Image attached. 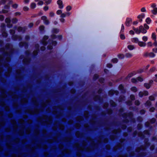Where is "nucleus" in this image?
<instances>
[{
    "instance_id": "obj_43",
    "label": "nucleus",
    "mask_w": 157,
    "mask_h": 157,
    "mask_svg": "<svg viewBox=\"0 0 157 157\" xmlns=\"http://www.w3.org/2000/svg\"><path fill=\"white\" fill-rule=\"evenodd\" d=\"M36 5L34 2H32L31 4L30 8L32 9H34L36 7Z\"/></svg>"
},
{
    "instance_id": "obj_11",
    "label": "nucleus",
    "mask_w": 157,
    "mask_h": 157,
    "mask_svg": "<svg viewBox=\"0 0 157 157\" xmlns=\"http://www.w3.org/2000/svg\"><path fill=\"white\" fill-rule=\"evenodd\" d=\"M132 19L130 18H127L125 22L126 25L127 26H129L132 23Z\"/></svg>"
},
{
    "instance_id": "obj_41",
    "label": "nucleus",
    "mask_w": 157,
    "mask_h": 157,
    "mask_svg": "<svg viewBox=\"0 0 157 157\" xmlns=\"http://www.w3.org/2000/svg\"><path fill=\"white\" fill-rule=\"evenodd\" d=\"M81 126V124L78 123H76L74 124V127L78 129L80 128Z\"/></svg>"
},
{
    "instance_id": "obj_56",
    "label": "nucleus",
    "mask_w": 157,
    "mask_h": 157,
    "mask_svg": "<svg viewBox=\"0 0 157 157\" xmlns=\"http://www.w3.org/2000/svg\"><path fill=\"white\" fill-rule=\"evenodd\" d=\"M2 35L3 37H6L8 36V34L6 32L4 31L2 33Z\"/></svg>"
},
{
    "instance_id": "obj_15",
    "label": "nucleus",
    "mask_w": 157,
    "mask_h": 157,
    "mask_svg": "<svg viewBox=\"0 0 157 157\" xmlns=\"http://www.w3.org/2000/svg\"><path fill=\"white\" fill-rule=\"evenodd\" d=\"M118 89L121 91L122 93H124L126 92V90L124 89V86L122 84L119 85Z\"/></svg>"
},
{
    "instance_id": "obj_39",
    "label": "nucleus",
    "mask_w": 157,
    "mask_h": 157,
    "mask_svg": "<svg viewBox=\"0 0 157 157\" xmlns=\"http://www.w3.org/2000/svg\"><path fill=\"white\" fill-rule=\"evenodd\" d=\"M131 90L134 92H136L137 91V89L136 87L135 86H133L131 88Z\"/></svg>"
},
{
    "instance_id": "obj_16",
    "label": "nucleus",
    "mask_w": 157,
    "mask_h": 157,
    "mask_svg": "<svg viewBox=\"0 0 157 157\" xmlns=\"http://www.w3.org/2000/svg\"><path fill=\"white\" fill-rule=\"evenodd\" d=\"M2 94L1 97L2 98H6L7 97V95L6 94V90L4 89H2L0 90Z\"/></svg>"
},
{
    "instance_id": "obj_8",
    "label": "nucleus",
    "mask_w": 157,
    "mask_h": 157,
    "mask_svg": "<svg viewBox=\"0 0 157 157\" xmlns=\"http://www.w3.org/2000/svg\"><path fill=\"white\" fill-rule=\"evenodd\" d=\"M19 45L21 47H24L25 49L28 47V43L26 42H21L19 43Z\"/></svg>"
},
{
    "instance_id": "obj_18",
    "label": "nucleus",
    "mask_w": 157,
    "mask_h": 157,
    "mask_svg": "<svg viewBox=\"0 0 157 157\" xmlns=\"http://www.w3.org/2000/svg\"><path fill=\"white\" fill-rule=\"evenodd\" d=\"M16 72L17 74L16 77V78L17 79H20L21 78V76L20 75V74L21 73V70L19 69H17L16 70Z\"/></svg>"
},
{
    "instance_id": "obj_61",
    "label": "nucleus",
    "mask_w": 157,
    "mask_h": 157,
    "mask_svg": "<svg viewBox=\"0 0 157 157\" xmlns=\"http://www.w3.org/2000/svg\"><path fill=\"white\" fill-rule=\"evenodd\" d=\"M152 13L155 15L157 13V8H155L153 10H152Z\"/></svg>"
},
{
    "instance_id": "obj_17",
    "label": "nucleus",
    "mask_w": 157,
    "mask_h": 157,
    "mask_svg": "<svg viewBox=\"0 0 157 157\" xmlns=\"http://www.w3.org/2000/svg\"><path fill=\"white\" fill-rule=\"evenodd\" d=\"M57 4L59 5V9H62L63 7V2L61 0H58L57 2Z\"/></svg>"
},
{
    "instance_id": "obj_7",
    "label": "nucleus",
    "mask_w": 157,
    "mask_h": 157,
    "mask_svg": "<svg viewBox=\"0 0 157 157\" xmlns=\"http://www.w3.org/2000/svg\"><path fill=\"white\" fill-rule=\"evenodd\" d=\"M148 94V92L147 91L145 90L142 91H140L139 93V95L140 97H142L143 96H146Z\"/></svg>"
},
{
    "instance_id": "obj_3",
    "label": "nucleus",
    "mask_w": 157,
    "mask_h": 157,
    "mask_svg": "<svg viewBox=\"0 0 157 157\" xmlns=\"http://www.w3.org/2000/svg\"><path fill=\"white\" fill-rule=\"evenodd\" d=\"M122 117L124 118H126L128 117L130 119L133 117V114L132 112H130L128 113H124L122 115Z\"/></svg>"
},
{
    "instance_id": "obj_13",
    "label": "nucleus",
    "mask_w": 157,
    "mask_h": 157,
    "mask_svg": "<svg viewBox=\"0 0 157 157\" xmlns=\"http://www.w3.org/2000/svg\"><path fill=\"white\" fill-rule=\"evenodd\" d=\"M137 74V73L136 71H134L132 72L129 73L128 76L125 78L126 79H127L128 78H129L134 75Z\"/></svg>"
},
{
    "instance_id": "obj_24",
    "label": "nucleus",
    "mask_w": 157,
    "mask_h": 157,
    "mask_svg": "<svg viewBox=\"0 0 157 157\" xmlns=\"http://www.w3.org/2000/svg\"><path fill=\"white\" fill-rule=\"evenodd\" d=\"M138 44V45L141 47H144L146 45V43L142 41H139Z\"/></svg>"
},
{
    "instance_id": "obj_47",
    "label": "nucleus",
    "mask_w": 157,
    "mask_h": 157,
    "mask_svg": "<svg viewBox=\"0 0 157 157\" xmlns=\"http://www.w3.org/2000/svg\"><path fill=\"white\" fill-rule=\"evenodd\" d=\"M53 109H62V107L61 105H58V106H55L53 107Z\"/></svg>"
},
{
    "instance_id": "obj_63",
    "label": "nucleus",
    "mask_w": 157,
    "mask_h": 157,
    "mask_svg": "<svg viewBox=\"0 0 157 157\" xmlns=\"http://www.w3.org/2000/svg\"><path fill=\"white\" fill-rule=\"evenodd\" d=\"M105 79L103 78H100L98 79L99 82L101 83H103L104 82Z\"/></svg>"
},
{
    "instance_id": "obj_48",
    "label": "nucleus",
    "mask_w": 157,
    "mask_h": 157,
    "mask_svg": "<svg viewBox=\"0 0 157 157\" xmlns=\"http://www.w3.org/2000/svg\"><path fill=\"white\" fill-rule=\"evenodd\" d=\"M18 134L20 136H23L24 134V132L23 130H20L18 132Z\"/></svg>"
},
{
    "instance_id": "obj_22",
    "label": "nucleus",
    "mask_w": 157,
    "mask_h": 157,
    "mask_svg": "<svg viewBox=\"0 0 157 157\" xmlns=\"http://www.w3.org/2000/svg\"><path fill=\"white\" fill-rule=\"evenodd\" d=\"M145 17V14L142 13L141 14L139 15L137 17V18L139 19V21L141 22L142 21V19L144 18Z\"/></svg>"
},
{
    "instance_id": "obj_32",
    "label": "nucleus",
    "mask_w": 157,
    "mask_h": 157,
    "mask_svg": "<svg viewBox=\"0 0 157 157\" xmlns=\"http://www.w3.org/2000/svg\"><path fill=\"white\" fill-rule=\"evenodd\" d=\"M144 142L146 146L148 147L150 145V143L148 142V139L146 138L144 140Z\"/></svg>"
},
{
    "instance_id": "obj_35",
    "label": "nucleus",
    "mask_w": 157,
    "mask_h": 157,
    "mask_svg": "<svg viewBox=\"0 0 157 157\" xmlns=\"http://www.w3.org/2000/svg\"><path fill=\"white\" fill-rule=\"evenodd\" d=\"M109 103L112 106L115 107L117 105L115 102H114L113 100H111L109 101Z\"/></svg>"
},
{
    "instance_id": "obj_21",
    "label": "nucleus",
    "mask_w": 157,
    "mask_h": 157,
    "mask_svg": "<svg viewBox=\"0 0 157 157\" xmlns=\"http://www.w3.org/2000/svg\"><path fill=\"white\" fill-rule=\"evenodd\" d=\"M13 93V92L10 91H9L8 92V94L10 95H12V98H18V95L16 94L12 95Z\"/></svg>"
},
{
    "instance_id": "obj_2",
    "label": "nucleus",
    "mask_w": 157,
    "mask_h": 157,
    "mask_svg": "<svg viewBox=\"0 0 157 157\" xmlns=\"http://www.w3.org/2000/svg\"><path fill=\"white\" fill-rule=\"evenodd\" d=\"M43 110L41 109H35L33 110L27 109L25 110V112L31 115L34 114H38L40 111H42Z\"/></svg>"
},
{
    "instance_id": "obj_10",
    "label": "nucleus",
    "mask_w": 157,
    "mask_h": 157,
    "mask_svg": "<svg viewBox=\"0 0 157 157\" xmlns=\"http://www.w3.org/2000/svg\"><path fill=\"white\" fill-rule=\"evenodd\" d=\"M30 59L29 57H25L24 58L23 60V63L24 64H28L30 61Z\"/></svg>"
},
{
    "instance_id": "obj_26",
    "label": "nucleus",
    "mask_w": 157,
    "mask_h": 157,
    "mask_svg": "<svg viewBox=\"0 0 157 157\" xmlns=\"http://www.w3.org/2000/svg\"><path fill=\"white\" fill-rule=\"evenodd\" d=\"M121 132V129L120 128L117 129H114L112 131V132L113 133L116 134Z\"/></svg>"
},
{
    "instance_id": "obj_29",
    "label": "nucleus",
    "mask_w": 157,
    "mask_h": 157,
    "mask_svg": "<svg viewBox=\"0 0 157 157\" xmlns=\"http://www.w3.org/2000/svg\"><path fill=\"white\" fill-rule=\"evenodd\" d=\"M58 126L59 129L61 130H63L64 129V126L62 124H59Z\"/></svg>"
},
{
    "instance_id": "obj_25",
    "label": "nucleus",
    "mask_w": 157,
    "mask_h": 157,
    "mask_svg": "<svg viewBox=\"0 0 157 157\" xmlns=\"http://www.w3.org/2000/svg\"><path fill=\"white\" fill-rule=\"evenodd\" d=\"M75 119L77 121H82L83 120V117L81 116H78L75 118Z\"/></svg>"
},
{
    "instance_id": "obj_34",
    "label": "nucleus",
    "mask_w": 157,
    "mask_h": 157,
    "mask_svg": "<svg viewBox=\"0 0 157 157\" xmlns=\"http://www.w3.org/2000/svg\"><path fill=\"white\" fill-rule=\"evenodd\" d=\"M84 115L86 118H88L89 117V112L87 111H85L84 112Z\"/></svg>"
},
{
    "instance_id": "obj_31",
    "label": "nucleus",
    "mask_w": 157,
    "mask_h": 157,
    "mask_svg": "<svg viewBox=\"0 0 157 157\" xmlns=\"http://www.w3.org/2000/svg\"><path fill=\"white\" fill-rule=\"evenodd\" d=\"M32 101L33 104L36 105H38V103L36 99L35 98H32Z\"/></svg>"
},
{
    "instance_id": "obj_5",
    "label": "nucleus",
    "mask_w": 157,
    "mask_h": 157,
    "mask_svg": "<svg viewBox=\"0 0 157 157\" xmlns=\"http://www.w3.org/2000/svg\"><path fill=\"white\" fill-rule=\"evenodd\" d=\"M12 38L14 40H18L20 41L22 39L21 36L15 34L12 35Z\"/></svg>"
},
{
    "instance_id": "obj_49",
    "label": "nucleus",
    "mask_w": 157,
    "mask_h": 157,
    "mask_svg": "<svg viewBox=\"0 0 157 157\" xmlns=\"http://www.w3.org/2000/svg\"><path fill=\"white\" fill-rule=\"evenodd\" d=\"M127 47L130 50H132L134 48V46L131 45H128Z\"/></svg>"
},
{
    "instance_id": "obj_52",
    "label": "nucleus",
    "mask_w": 157,
    "mask_h": 157,
    "mask_svg": "<svg viewBox=\"0 0 157 157\" xmlns=\"http://www.w3.org/2000/svg\"><path fill=\"white\" fill-rule=\"evenodd\" d=\"M151 20L150 17H147L146 19V22L148 24L151 23Z\"/></svg>"
},
{
    "instance_id": "obj_23",
    "label": "nucleus",
    "mask_w": 157,
    "mask_h": 157,
    "mask_svg": "<svg viewBox=\"0 0 157 157\" xmlns=\"http://www.w3.org/2000/svg\"><path fill=\"white\" fill-rule=\"evenodd\" d=\"M57 140V138L56 137H53V139H49L47 140V142L50 144H52L53 143V142H54V141H56Z\"/></svg>"
},
{
    "instance_id": "obj_9",
    "label": "nucleus",
    "mask_w": 157,
    "mask_h": 157,
    "mask_svg": "<svg viewBox=\"0 0 157 157\" xmlns=\"http://www.w3.org/2000/svg\"><path fill=\"white\" fill-rule=\"evenodd\" d=\"M74 147L77 148L78 150L83 151L84 148L83 147H80L78 143H76L74 145Z\"/></svg>"
},
{
    "instance_id": "obj_53",
    "label": "nucleus",
    "mask_w": 157,
    "mask_h": 157,
    "mask_svg": "<svg viewBox=\"0 0 157 157\" xmlns=\"http://www.w3.org/2000/svg\"><path fill=\"white\" fill-rule=\"evenodd\" d=\"M44 26L42 25L40 26L39 27V29L40 32H43L44 30Z\"/></svg>"
},
{
    "instance_id": "obj_38",
    "label": "nucleus",
    "mask_w": 157,
    "mask_h": 157,
    "mask_svg": "<svg viewBox=\"0 0 157 157\" xmlns=\"http://www.w3.org/2000/svg\"><path fill=\"white\" fill-rule=\"evenodd\" d=\"M151 102L149 100L147 101L144 104V105L146 106H149L151 105Z\"/></svg>"
},
{
    "instance_id": "obj_44",
    "label": "nucleus",
    "mask_w": 157,
    "mask_h": 157,
    "mask_svg": "<svg viewBox=\"0 0 157 157\" xmlns=\"http://www.w3.org/2000/svg\"><path fill=\"white\" fill-rule=\"evenodd\" d=\"M132 41L133 42L135 43H138L139 42L138 39L137 38H132Z\"/></svg>"
},
{
    "instance_id": "obj_20",
    "label": "nucleus",
    "mask_w": 157,
    "mask_h": 157,
    "mask_svg": "<svg viewBox=\"0 0 157 157\" xmlns=\"http://www.w3.org/2000/svg\"><path fill=\"white\" fill-rule=\"evenodd\" d=\"M139 29H140V33H143L144 34L146 33L147 32V30L142 25L140 26Z\"/></svg>"
},
{
    "instance_id": "obj_40",
    "label": "nucleus",
    "mask_w": 157,
    "mask_h": 157,
    "mask_svg": "<svg viewBox=\"0 0 157 157\" xmlns=\"http://www.w3.org/2000/svg\"><path fill=\"white\" fill-rule=\"evenodd\" d=\"M144 86L147 89H149L150 88L151 85L149 83H146L144 84Z\"/></svg>"
},
{
    "instance_id": "obj_12",
    "label": "nucleus",
    "mask_w": 157,
    "mask_h": 157,
    "mask_svg": "<svg viewBox=\"0 0 157 157\" xmlns=\"http://www.w3.org/2000/svg\"><path fill=\"white\" fill-rule=\"evenodd\" d=\"M27 29V27L25 26L22 27L21 26H19L18 27L17 30L18 32H22L23 33H24Z\"/></svg>"
},
{
    "instance_id": "obj_45",
    "label": "nucleus",
    "mask_w": 157,
    "mask_h": 157,
    "mask_svg": "<svg viewBox=\"0 0 157 157\" xmlns=\"http://www.w3.org/2000/svg\"><path fill=\"white\" fill-rule=\"evenodd\" d=\"M52 1V0H47L44 2V4L46 5H48L50 4Z\"/></svg>"
},
{
    "instance_id": "obj_55",
    "label": "nucleus",
    "mask_w": 157,
    "mask_h": 157,
    "mask_svg": "<svg viewBox=\"0 0 157 157\" xmlns=\"http://www.w3.org/2000/svg\"><path fill=\"white\" fill-rule=\"evenodd\" d=\"M150 122L152 124L154 123L156 121V119L155 118H153L149 120Z\"/></svg>"
},
{
    "instance_id": "obj_1",
    "label": "nucleus",
    "mask_w": 157,
    "mask_h": 157,
    "mask_svg": "<svg viewBox=\"0 0 157 157\" xmlns=\"http://www.w3.org/2000/svg\"><path fill=\"white\" fill-rule=\"evenodd\" d=\"M37 121L42 124H50L52 122V118L51 116H48L47 115H44L42 117L37 118Z\"/></svg>"
},
{
    "instance_id": "obj_59",
    "label": "nucleus",
    "mask_w": 157,
    "mask_h": 157,
    "mask_svg": "<svg viewBox=\"0 0 157 157\" xmlns=\"http://www.w3.org/2000/svg\"><path fill=\"white\" fill-rule=\"evenodd\" d=\"M107 113L108 115H111L113 113V110L111 109H109L107 110Z\"/></svg>"
},
{
    "instance_id": "obj_4",
    "label": "nucleus",
    "mask_w": 157,
    "mask_h": 157,
    "mask_svg": "<svg viewBox=\"0 0 157 157\" xmlns=\"http://www.w3.org/2000/svg\"><path fill=\"white\" fill-rule=\"evenodd\" d=\"M108 95L109 96H112L114 94L116 95H117L119 92L117 90H111L108 91Z\"/></svg>"
},
{
    "instance_id": "obj_28",
    "label": "nucleus",
    "mask_w": 157,
    "mask_h": 157,
    "mask_svg": "<svg viewBox=\"0 0 157 157\" xmlns=\"http://www.w3.org/2000/svg\"><path fill=\"white\" fill-rule=\"evenodd\" d=\"M71 152L70 150L68 149H66L62 151V153L64 154H69Z\"/></svg>"
},
{
    "instance_id": "obj_27",
    "label": "nucleus",
    "mask_w": 157,
    "mask_h": 157,
    "mask_svg": "<svg viewBox=\"0 0 157 157\" xmlns=\"http://www.w3.org/2000/svg\"><path fill=\"white\" fill-rule=\"evenodd\" d=\"M83 134L81 133L79 131H76L75 133V135L78 138L82 136Z\"/></svg>"
},
{
    "instance_id": "obj_64",
    "label": "nucleus",
    "mask_w": 157,
    "mask_h": 157,
    "mask_svg": "<svg viewBox=\"0 0 157 157\" xmlns=\"http://www.w3.org/2000/svg\"><path fill=\"white\" fill-rule=\"evenodd\" d=\"M149 57L151 58L154 57L155 56V55L154 53L152 52L149 53Z\"/></svg>"
},
{
    "instance_id": "obj_19",
    "label": "nucleus",
    "mask_w": 157,
    "mask_h": 157,
    "mask_svg": "<svg viewBox=\"0 0 157 157\" xmlns=\"http://www.w3.org/2000/svg\"><path fill=\"white\" fill-rule=\"evenodd\" d=\"M93 98L94 100L95 101H102V99L101 98L100 96L99 95H95L93 97Z\"/></svg>"
},
{
    "instance_id": "obj_33",
    "label": "nucleus",
    "mask_w": 157,
    "mask_h": 157,
    "mask_svg": "<svg viewBox=\"0 0 157 157\" xmlns=\"http://www.w3.org/2000/svg\"><path fill=\"white\" fill-rule=\"evenodd\" d=\"M22 103H27L28 102V100L26 98L22 99L21 101Z\"/></svg>"
},
{
    "instance_id": "obj_46",
    "label": "nucleus",
    "mask_w": 157,
    "mask_h": 157,
    "mask_svg": "<svg viewBox=\"0 0 157 157\" xmlns=\"http://www.w3.org/2000/svg\"><path fill=\"white\" fill-rule=\"evenodd\" d=\"M151 38L154 40H156V37L155 33H152L151 35Z\"/></svg>"
},
{
    "instance_id": "obj_42",
    "label": "nucleus",
    "mask_w": 157,
    "mask_h": 157,
    "mask_svg": "<svg viewBox=\"0 0 157 157\" xmlns=\"http://www.w3.org/2000/svg\"><path fill=\"white\" fill-rule=\"evenodd\" d=\"M146 155V153L144 152H141L138 154V155L139 156L141 157H143L145 156Z\"/></svg>"
},
{
    "instance_id": "obj_37",
    "label": "nucleus",
    "mask_w": 157,
    "mask_h": 157,
    "mask_svg": "<svg viewBox=\"0 0 157 157\" xmlns=\"http://www.w3.org/2000/svg\"><path fill=\"white\" fill-rule=\"evenodd\" d=\"M138 135L139 137L143 138H144L145 137L144 135L143 134V133L141 132H138Z\"/></svg>"
},
{
    "instance_id": "obj_36",
    "label": "nucleus",
    "mask_w": 157,
    "mask_h": 157,
    "mask_svg": "<svg viewBox=\"0 0 157 157\" xmlns=\"http://www.w3.org/2000/svg\"><path fill=\"white\" fill-rule=\"evenodd\" d=\"M133 30L135 31V33L137 34H139L140 33V29H138L137 28H135L133 27Z\"/></svg>"
},
{
    "instance_id": "obj_60",
    "label": "nucleus",
    "mask_w": 157,
    "mask_h": 157,
    "mask_svg": "<svg viewBox=\"0 0 157 157\" xmlns=\"http://www.w3.org/2000/svg\"><path fill=\"white\" fill-rule=\"evenodd\" d=\"M31 129L29 128H27L25 130V132L27 134H29L31 133Z\"/></svg>"
},
{
    "instance_id": "obj_62",
    "label": "nucleus",
    "mask_w": 157,
    "mask_h": 157,
    "mask_svg": "<svg viewBox=\"0 0 157 157\" xmlns=\"http://www.w3.org/2000/svg\"><path fill=\"white\" fill-rule=\"evenodd\" d=\"M5 22L6 23H10L11 20L9 17H7L5 20Z\"/></svg>"
},
{
    "instance_id": "obj_58",
    "label": "nucleus",
    "mask_w": 157,
    "mask_h": 157,
    "mask_svg": "<svg viewBox=\"0 0 157 157\" xmlns=\"http://www.w3.org/2000/svg\"><path fill=\"white\" fill-rule=\"evenodd\" d=\"M71 138L69 137H65L64 139V141L65 142H69L71 140Z\"/></svg>"
},
{
    "instance_id": "obj_6",
    "label": "nucleus",
    "mask_w": 157,
    "mask_h": 157,
    "mask_svg": "<svg viewBox=\"0 0 157 157\" xmlns=\"http://www.w3.org/2000/svg\"><path fill=\"white\" fill-rule=\"evenodd\" d=\"M86 139L88 141L91 142V145L92 147H94L95 146L96 144L95 143L93 139L90 137H87L86 138Z\"/></svg>"
},
{
    "instance_id": "obj_57",
    "label": "nucleus",
    "mask_w": 157,
    "mask_h": 157,
    "mask_svg": "<svg viewBox=\"0 0 157 157\" xmlns=\"http://www.w3.org/2000/svg\"><path fill=\"white\" fill-rule=\"evenodd\" d=\"M117 57L120 59H123L124 58V56L123 54H119L118 55Z\"/></svg>"
},
{
    "instance_id": "obj_51",
    "label": "nucleus",
    "mask_w": 157,
    "mask_h": 157,
    "mask_svg": "<svg viewBox=\"0 0 157 157\" xmlns=\"http://www.w3.org/2000/svg\"><path fill=\"white\" fill-rule=\"evenodd\" d=\"M12 22L13 24H15L17 23L18 21V20L17 18H13L12 19Z\"/></svg>"
},
{
    "instance_id": "obj_14",
    "label": "nucleus",
    "mask_w": 157,
    "mask_h": 157,
    "mask_svg": "<svg viewBox=\"0 0 157 157\" xmlns=\"http://www.w3.org/2000/svg\"><path fill=\"white\" fill-rule=\"evenodd\" d=\"M10 122L13 125L14 129H16L17 128V124L16 121L14 119H12L10 121Z\"/></svg>"
},
{
    "instance_id": "obj_54",
    "label": "nucleus",
    "mask_w": 157,
    "mask_h": 157,
    "mask_svg": "<svg viewBox=\"0 0 157 157\" xmlns=\"http://www.w3.org/2000/svg\"><path fill=\"white\" fill-rule=\"evenodd\" d=\"M59 30L57 29L54 28L52 30V32L53 33H57L59 32Z\"/></svg>"
},
{
    "instance_id": "obj_30",
    "label": "nucleus",
    "mask_w": 157,
    "mask_h": 157,
    "mask_svg": "<svg viewBox=\"0 0 157 157\" xmlns=\"http://www.w3.org/2000/svg\"><path fill=\"white\" fill-rule=\"evenodd\" d=\"M125 96H120L118 99V101L119 102H121L123 101L124 100Z\"/></svg>"
},
{
    "instance_id": "obj_50",
    "label": "nucleus",
    "mask_w": 157,
    "mask_h": 157,
    "mask_svg": "<svg viewBox=\"0 0 157 157\" xmlns=\"http://www.w3.org/2000/svg\"><path fill=\"white\" fill-rule=\"evenodd\" d=\"M132 56V54L129 53H126L125 55V56L127 58H131Z\"/></svg>"
}]
</instances>
